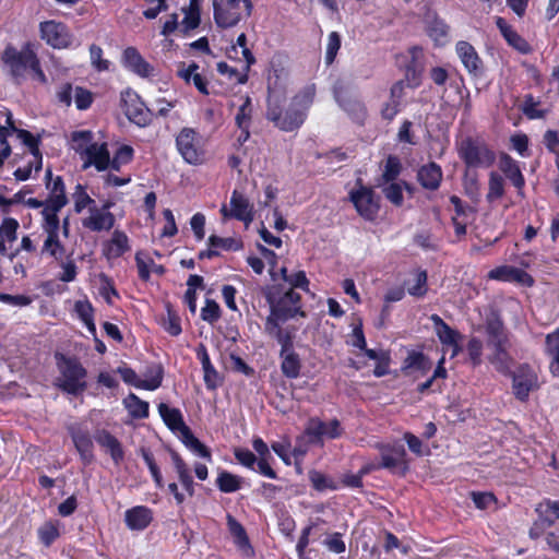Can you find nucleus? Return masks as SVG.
<instances>
[{"instance_id":"obj_1","label":"nucleus","mask_w":559,"mask_h":559,"mask_svg":"<svg viewBox=\"0 0 559 559\" xmlns=\"http://www.w3.org/2000/svg\"><path fill=\"white\" fill-rule=\"evenodd\" d=\"M314 96L316 85L308 84L293 97L288 108L284 111L281 109L277 99L270 96L266 117L280 130L285 132L294 131L305 122L308 110L313 104Z\"/></svg>"},{"instance_id":"obj_2","label":"nucleus","mask_w":559,"mask_h":559,"mask_svg":"<svg viewBox=\"0 0 559 559\" xmlns=\"http://www.w3.org/2000/svg\"><path fill=\"white\" fill-rule=\"evenodd\" d=\"M55 358L59 371V377L55 382L56 386L71 395L83 393L87 388V371L79 359L61 353H56Z\"/></svg>"},{"instance_id":"obj_3","label":"nucleus","mask_w":559,"mask_h":559,"mask_svg":"<svg viewBox=\"0 0 559 559\" xmlns=\"http://www.w3.org/2000/svg\"><path fill=\"white\" fill-rule=\"evenodd\" d=\"M2 61L9 68L14 78H21L29 70L34 80L45 84L47 78L40 68L36 53L29 48L24 47L21 50L12 46L5 47L2 53Z\"/></svg>"},{"instance_id":"obj_4","label":"nucleus","mask_w":559,"mask_h":559,"mask_svg":"<svg viewBox=\"0 0 559 559\" xmlns=\"http://www.w3.org/2000/svg\"><path fill=\"white\" fill-rule=\"evenodd\" d=\"M252 9L251 0H213L214 21L222 28L237 25L251 14Z\"/></svg>"},{"instance_id":"obj_5","label":"nucleus","mask_w":559,"mask_h":559,"mask_svg":"<svg viewBox=\"0 0 559 559\" xmlns=\"http://www.w3.org/2000/svg\"><path fill=\"white\" fill-rule=\"evenodd\" d=\"M300 295L293 289L287 290L278 300H270V314L265 322L285 323L296 316L306 317L301 310Z\"/></svg>"},{"instance_id":"obj_6","label":"nucleus","mask_w":559,"mask_h":559,"mask_svg":"<svg viewBox=\"0 0 559 559\" xmlns=\"http://www.w3.org/2000/svg\"><path fill=\"white\" fill-rule=\"evenodd\" d=\"M459 155L469 168H489L496 160V155L490 148L475 143L472 139L462 141Z\"/></svg>"},{"instance_id":"obj_7","label":"nucleus","mask_w":559,"mask_h":559,"mask_svg":"<svg viewBox=\"0 0 559 559\" xmlns=\"http://www.w3.org/2000/svg\"><path fill=\"white\" fill-rule=\"evenodd\" d=\"M176 146L186 163L200 165L204 160V151L200 144V136L192 128H183L176 136Z\"/></svg>"},{"instance_id":"obj_8","label":"nucleus","mask_w":559,"mask_h":559,"mask_svg":"<svg viewBox=\"0 0 559 559\" xmlns=\"http://www.w3.org/2000/svg\"><path fill=\"white\" fill-rule=\"evenodd\" d=\"M509 376L512 378L513 394L521 402L527 401L530 393L539 388L538 376L527 362L520 364Z\"/></svg>"},{"instance_id":"obj_9","label":"nucleus","mask_w":559,"mask_h":559,"mask_svg":"<svg viewBox=\"0 0 559 559\" xmlns=\"http://www.w3.org/2000/svg\"><path fill=\"white\" fill-rule=\"evenodd\" d=\"M376 447L380 451L381 456V463L378 468H385L391 473L405 475L408 471V463L406 450L402 443H378Z\"/></svg>"},{"instance_id":"obj_10","label":"nucleus","mask_w":559,"mask_h":559,"mask_svg":"<svg viewBox=\"0 0 559 559\" xmlns=\"http://www.w3.org/2000/svg\"><path fill=\"white\" fill-rule=\"evenodd\" d=\"M40 227L46 234V239L41 247V255H49L55 260H61L66 253L64 246L60 241V218L43 217Z\"/></svg>"},{"instance_id":"obj_11","label":"nucleus","mask_w":559,"mask_h":559,"mask_svg":"<svg viewBox=\"0 0 559 559\" xmlns=\"http://www.w3.org/2000/svg\"><path fill=\"white\" fill-rule=\"evenodd\" d=\"M48 190L46 207L41 210V217H59V212L69 203L62 177H55L53 181L45 182Z\"/></svg>"},{"instance_id":"obj_12","label":"nucleus","mask_w":559,"mask_h":559,"mask_svg":"<svg viewBox=\"0 0 559 559\" xmlns=\"http://www.w3.org/2000/svg\"><path fill=\"white\" fill-rule=\"evenodd\" d=\"M224 218H235L249 225L254 219L253 204L241 192L234 190L229 201V207L224 204L221 209Z\"/></svg>"},{"instance_id":"obj_13","label":"nucleus","mask_w":559,"mask_h":559,"mask_svg":"<svg viewBox=\"0 0 559 559\" xmlns=\"http://www.w3.org/2000/svg\"><path fill=\"white\" fill-rule=\"evenodd\" d=\"M121 102L124 114L131 122L140 127H145L151 122L153 114L135 92L130 90L123 92Z\"/></svg>"},{"instance_id":"obj_14","label":"nucleus","mask_w":559,"mask_h":559,"mask_svg":"<svg viewBox=\"0 0 559 559\" xmlns=\"http://www.w3.org/2000/svg\"><path fill=\"white\" fill-rule=\"evenodd\" d=\"M39 31L41 39L53 48H68L72 43V34L68 26L61 22L53 20L41 22Z\"/></svg>"},{"instance_id":"obj_15","label":"nucleus","mask_w":559,"mask_h":559,"mask_svg":"<svg viewBox=\"0 0 559 559\" xmlns=\"http://www.w3.org/2000/svg\"><path fill=\"white\" fill-rule=\"evenodd\" d=\"M305 432L311 443L323 444L324 438L336 439L341 437L343 428L337 419L325 423L319 418H311L307 424Z\"/></svg>"},{"instance_id":"obj_16","label":"nucleus","mask_w":559,"mask_h":559,"mask_svg":"<svg viewBox=\"0 0 559 559\" xmlns=\"http://www.w3.org/2000/svg\"><path fill=\"white\" fill-rule=\"evenodd\" d=\"M455 52L469 75L474 78L483 76L485 73L484 62L471 43L459 40L455 44Z\"/></svg>"},{"instance_id":"obj_17","label":"nucleus","mask_w":559,"mask_h":559,"mask_svg":"<svg viewBox=\"0 0 559 559\" xmlns=\"http://www.w3.org/2000/svg\"><path fill=\"white\" fill-rule=\"evenodd\" d=\"M349 198L360 216L368 221L376 218L379 212V203L371 189L361 187L352 191Z\"/></svg>"},{"instance_id":"obj_18","label":"nucleus","mask_w":559,"mask_h":559,"mask_svg":"<svg viewBox=\"0 0 559 559\" xmlns=\"http://www.w3.org/2000/svg\"><path fill=\"white\" fill-rule=\"evenodd\" d=\"M487 345L492 349L509 348V334L498 316L487 318L485 323Z\"/></svg>"},{"instance_id":"obj_19","label":"nucleus","mask_w":559,"mask_h":559,"mask_svg":"<svg viewBox=\"0 0 559 559\" xmlns=\"http://www.w3.org/2000/svg\"><path fill=\"white\" fill-rule=\"evenodd\" d=\"M69 433L73 444L80 454L81 461L88 465L94 460V444L90 431L81 426L73 425L69 427Z\"/></svg>"},{"instance_id":"obj_20","label":"nucleus","mask_w":559,"mask_h":559,"mask_svg":"<svg viewBox=\"0 0 559 559\" xmlns=\"http://www.w3.org/2000/svg\"><path fill=\"white\" fill-rule=\"evenodd\" d=\"M122 64L130 72L141 76L154 75L155 69L148 63L135 47H127L122 52Z\"/></svg>"},{"instance_id":"obj_21","label":"nucleus","mask_w":559,"mask_h":559,"mask_svg":"<svg viewBox=\"0 0 559 559\" xmlns=\"http://www.w3.org/2000/svg\"><path fill=\"white\" fill-rule=\"evenodd\" d=\"M116 224V217L110 211H103L98 205L91 209L88 215L82 218V226L93 233L109 231Z\"/></svg>"},{"instance_id":"obj_22","label":"nucleus","mask_w":559,"mask_h":559,"mask_svg":"<svg viewBox=\"0 0 559 559\" xmlns=\"http://www.w3.org/2000/svg\"><path fill=\"white\" fill-rule=\"evenodd\" d=\"M83 160V169H87L90 167H94L97 171H105L109 169L110 166V153L108 150V144L97 143L90 146V150L82 157Z\"/></svg>"},{"instance_id":"obj_23","label":"nucleus","mask_w":559,"mask_h":559,"mask_svg":"<svg viewBox=\"0 0 559 559\" xmlns=\"http://www.w3.org/2000/svg\"><path fill=\"white\" fill-rule=\"evenodd\" d=\"M488 277L500 282H516L525 286H532L534 284L533 277L527 272L511 265L495 267L488 273Z\"/></svg>"},{"instance_id":"obj_24","label":"nucleus","mask_w":559,"mask_h":559,"mask_svg":"<svg viewBox=\"0 0 559 559\" xmlns=\"http://www.w3.org/2000/svg\"><path fill=\"white\" fill-rule=\"evenodd\" d=\"M430 320L435 325L436 333L440 342L443 345L452 347V357L456 356L461 350V346L459 344V340L461 338L460 333L445 323L438 314H432Z\"/></svg>"},{"instance_id":"obj_25","label":"nucleus","mask_w":559,"mask_h":559,"mask_svg":"<svg viewBox=\"0 0 559 559\" xmlns=\"http://www.w3.org/2000/svg\"><path fill=\"white\" fill-rule=\"evenodd\" d=\"M97 444L103 448L111 457L116 465H119L124 459V451L121 442L108 430L100 429L94 435Z\"/></svg>"},{"instance_id":"obj_26","label":"nucleus","mask_w":559,"mask_h":559,"mask_svg":"<svg viewBox=\"0 0 559 559\" xmlns=\"http://www.w3.org/2000/svg\"><path fill=\"white\" fill-rule=\"evenodd\" d=\"M496 25L508 45L513 49L523 55L532 51V47L528 41L523 38L503 17L497 16Z\"/></svg>"},{"instance_id":"obj_27","label":"nucleus","mask_w":559,"mask_h":559,"mask_svg":"<svg viewBox=\"0 0 559 559\" xmlns=\"http://www.w3.org/2000/svg\"><path fill=\"white\" fill-rule=\"evenodd\" d=\"M153 521V511L146 506H135L124 512V523L131 531H144Z\"/></svg>"},{"instance_id":"obj_28","label":"nucleus","mask_w":559,"mask_h":559,"mask_svg":"<svg viewBox=\"0 0 559 559\" xmlns=\"http://www.w3.org/2000/svg\"><path fill=\"white\" fill-rule=\"evenodd\" d=\"M130 250L129 238L120 229H115L109 240L103 243V254L106 259H117Z\"/></svg>"},{"instance_id":"obj_29","label":"nucleus","mask_w":559,"mask_h":559,"mask_svg":"<svg viewBox=\"0 0 559 559\" xmlns=\"http://www.w3.org/2000/svg\"><path fill=\"white\" fill-rule=\"evenodd\" d=\"M158 413L165 425L174 433H179L181 437L187 430L190 429L186 425L182 413L179 408L170 407L165 403H160L158 405Z\"/></svg>"},{"instance_id":"obj_30","label":"nucleus","mask_w":559,"mask_h":559,"mask_svg":"<svg viewBox=\"0 0 559 559\" xmlns=\"http://www.w3.org/2000/svg\"><path fill=\"white\" fill-rule=\"evenodd\" d=\"M442 176L441 167L435 162L423 165L417 171V180L420 186L431 191L440 187Z\"/></svg>"},{"instance_id":"obj_31","label":"nucleus","mask_w":559,"mask_h":559,"mask_svg":"<svg viewBox=\"0 0 559 559\" xmlns=\"http://www.w3.org/2000/svg\"><path fill=\"white\" fill-rule=\"evenodd\" d=\"M170 459L174 465V469L177 474L178 480L180 481L182 488L185 491L192 497L194 495V480L190 472V467L185 462V460L181 457V455L171 450L169 452Z\"/></svg>"},{"instance_id":"obj_32","label":"nucleus","mask_w":559,"mask_h":559,"mask_svg":"<svg viewBox=\"0 0 559 559\" xmlns=\"http://www.w3.org/2000/svg\"><path fill=\"white\" fill-rule=\"evenodd\" d=\"M283 323H264V331L271 337H274L281 345V352H289L294 349V335L288 329H282Z\"/></svg>"},{"instance_id":"obj_33","label":"nucleus","mask_w":559,"mask_h":559,"mask_svg":"<svg viewBox=\"0 0 559 559\" xmlns=\"http://www.w3.org/2000/svg\"><path fill=\"white\" fill-rule=\"evenodd\" d=\"M135 263L138 267L139 277L143 282H147L151 277V271L154 272L157 275H163L166 272V269L160 265L156 264L152 258L148 257L143 251H139L135 253Z\"/></svg>"},{"instance_id":"obj_34","label":"nucleus","mask_w":559,"mask_h":559,"mask_svg":"<svg viewBox=\"0 0 559 559\" xmlns=\"http://www.w3.org/2000/svg\"><path fill=\"white\" fill-rule=\"evenodd\" d=\"M500 169L516 189H523L525 185L524 177L521 173L518 163L511 156L507 154H503L501 156Z\"/></svg>"},{"instance_id":"obj_35","label":"nucleus","mask_w":559,"mask_h":559,"mask_svg":"<svg viewBox=\"0 0 559 559\" xmlns=\"http://www.w3.org/2000/svg\"><path fill=\"white\" fill-rule=\"evenodd\" d=\"M545 353L550 357V373L559 378V329L546 335Z\"/></svg>"},{"instance_id":"obj_36","label":"nucleus","mask_w":559,"mask_h":559,"mask_svg":"<svg viewBox=\"0 0 559 559\" xmlns=\"http://www.w3.org/2000/svg\"><path fill=\"white\" fill-rule=\"evenodd\" d=\"M431 368L430 360L420 352H412L405 358L402 371L411 376L413 371H418L420 374H426Z\"/></svg>"},{"instance_id":"obj_37","label":"nucleus","mask_w":559,"mask_h":559,"mask_svg":"<svg viewBox=\"0 0 559 559\" xmlns=\"http://www.w3.org/2000/svg\"><path fill=\"white\" fill-rule=\"evenodd\" d=\"M12 133H16L17 138L23 142V144L29 148V152L36 163L35 171L38 173L43 165V156L39 152V139L24 129L16 128V130H11V134Z\"/></svg>"},{"instance_id":"obj_38","label":"nucleus","mask_w":559,"mask_h":559,"mask_svg":"<svg viewBox=\"0 0 559 559\" xmlns=\"http://www.w3.org/2000/svg\"><path fill=\"white\" fill-rule=\"evenodd\" d=\"M535 512L537 519L550 527L559 520V501L544 499L536 506Z\"/></svg>"},{"instance_id":"obj_39","label":"nucleus","mask_w":559,"mask_h":559,"mask_svg":"<svg viewBox=\"0 0 559 559\" xmlns=\"http://www.w3.org/2000/svg\"><path fill=\"white\" fill-rule=\"evenodd\" d=\"M281 370L288 379H296L300 374L301 360L299 355L293 349L289 352H280Z\"/></svg>"},{"instance_id":"obj_40","label":"nucleus","mask_w":559,"mask_h":559,"mask_svg":"<svg viewBox=\"0 0 559 559\" xmlns=\"http://www.w3.org/2000/svg\"><path fill=\"white\" fill-rule=\"evenodd\" d=\"M335 99L338 105L350 116V118L362 123L367 116L365 105L358 99L344 98L340 94L335 93Z\"/></svg>"},{"instance_id":"obj_41","label":"nucleus","mask_w":559,"mask_h":559,"mask_svg":"<svg viewBox=\"0 0 559 559\" xmlns=\"http://www.w3.org/2000/svg\"><path fill=\"white\" fill-rule=\"evenodd\" d=\"M71 148L82 158L90 146L94 145V133L90 130H79L71 133Z\"/></svg>"},{"instance_id":"obj_42","label":"nucleus","mask_w":559,"mask_h":559,"mask_svg":"<svg viewBox=\"0 0 559 559\" xmlns=\"http://www.w3.org/2000/svg\"><path fill=\"white\" fill-rule=\"evenodd\" d=\"M123 405L132 418L143 419L148 416V403L142 401L134 393H130L123 400Z\"/></svg>"},{"instance_id":"obj_43","label":"nucleus","mask_w":559,"mask_h":559,"mask_svg":"<svg viewBox=\"0 0 559 559\" xmlns=\"http://www.w3.org/2000/svg\"><path fill=\"white\" fill-rule=\"evenodd\" d=\"M489 361L501 374L507 376L511 373L512 357L510 356L508 348L492 349L489 356Z\"/></svg>"},{"instance_id":"obj_44","label":"nucleus","mask_w":559,"mask_h":559,"mask_svg":"<svg viewBox=\"0 0 559 559\" xmlns=\"http://www.w3.org/2000/svg\"><path fill=\"white\" fill-rule=\"evenodd\" d=\"M73 202H74V212L76 214L82 213L85 209L91 211V209L97 205L96 201L90 197L86 192V189L83 185L78 183L74 188V192L72 193Z\"/></svg>"},{"instance_id":"obj_45","label":"nucleus","mask_w":559,"mask_h":559,"mask_svg":"<svg viewBox=\"0 0 559 559\" xmlns=\"http://www.w3.org/2000/svg\"><path fill=\"white\" fill-rule=\"evenodd\" d=\"M242 477L223 471L216 478L217 488L224 493L236 492L241 488Z\"/></svg>"},{"instance_id":"obj_46","label":"nucleus","mask_w":559,"mask_h":559,"mask_svg":"<svg viewBox=\"0 0 559 559\" xmlns=\"http://www.w3.org/2000/svg\"><path fill=\"white\" fill-rule=\"evenodd\" d=\"M74 311L78 316V318L85 324L87 330L95 334L96 333V326L94 323V317H93V307L92 304L88 300H78L74 304Z\"/></svg>"},{"instance_id":"obj_47","label":"nucleus","mask_w":559,"mask_h":559,"mask_svg":"<svg viewBox=\"0 0 559 559\" xmlns=\"http://www.w3.org/2000/svg\"><path fill=\"white\" fill-rule=\"evenodd\" d=\"M181 442L200 457L212 460L210 450L192 433L191 429L187 430L181 437Z\"/></svg>"},{"instance_id":"obj_48","label":"nucleus","mask_w":559,"mask_h":559,"mask_svg":"<svg viewBox=\"0 0 559 559\" xmlns=\"http://www.w3.org/2000/svg\"><path fill=\"white\" fill-rule=\"evenodd\" d=\"M227 526L230 535L234 537L235 544L243 549L250 547V542L245 527L233 515H227Z\"/></svg>"},{"instance_id":"obj_49","label":"nucleus","mask_w":559,"mask_h":559,"mask_svg":"<svg viewBox=\"0 0 559 559\" xmlns=\"http://www.w3.org/2000/svg\"><path fill=\"white\" fill-rule=\"evenodd\" d=\"M539 105L540 102L536 100L532 94H528L524 97L521 110L523 115L531 120L543 119L546 117L547 110L540 109Z\"/></svg>"},{"instance_id":"obj_50","label":"nucleus","mask_w":559,"mask_h":559,"mask_svg":"<svg viewBox=\"0 0 559 559\" xmlns=\"http://www.w3.org/2000/svg\"><path fill=\"white\" fill-rule=\"evenodd\" d=\"M134 150L130 145H121L115 152L114 157L110 158L109 169L120 171L121 167L132 162Z\"/></svg>"},{"instance_id":"obj_51","label":"nucleus","mask_w":559,"mask_h":559,"mask_svg":"<svg viewBox=\"0 0 559 559\" xmlns=\"http://www.w3.org/2000/svg\"><path fill=\"white\" fill-rule=\"evenodd\" d=\"M141 456L148 467V471L152 475L155 487L158 489H163L165 487V481H164L162 472L155 462L154 455L152 454V452L150 450L142 448Z\"/></svg>"},{"instance_id":"obj_52","label":"nucleus","mask_w":559,"mask_h":559,"mask_svg":"<svg viewBox=\"0 0 559 559\" xmlns=\"http://www.w3.org/2000/svg\"><path fill=\"white\" fill-rule=\"evenodd\" d=\"M163 374L160 366L150 367L144 374V379H141V389L148 391L158 389L163 381Z\"/></svg>"},{"instance_id":"obj_53","label":"nucleus","mask_w":559,"mask_h":559,"mask_svg":"<svg viewBox=\"0 0 559 559\" xmlns=\"http://www.w3.org/2000/svg\"><path fill=\"white\" fill-rule=\"evenodd\" d=\"M252 103L249 96L245 97L243 103L239 106L235 117V122L238 128H250L252 121Z\"/></svg>"},{"instance_id":"obj_54","label":"nucleus","mask_w":559,"mask_h":559,"mask_svg":"<svg viewBox=\"0 0 559 559\" xmlns=\"http://www.w3.org/2000/svg\"><path fill=\"white\" fill-rule=\"evenodd\" d=\"M504 182L503 178L497 173H491L489 176V187L487 193V201L493 202L503 197Z\"/></svg>"},{"instance_id":"obj_55","label":"nucleus","mask_w":559,"mask_h":559,"mask_svg":"<svg viewBox=\"0 0 559 559\" xmlns=\"http://www.w3.org/2000/svg\"><path fill=\"white\" fill-rule=\"evenodd\" d=\"M428 275L424 270H419L415 274L414 283L408 285L407 292L411 296L414 297H424L428 290L427 287Z\"/></svg>"},{"instance_id":"obj_56","label":"nucleus","mask_w":559,"mask_h":559,"mask_svg":"<svg viewBox=\"0 0 559 559\" xmlns=\"http://www.w3.org/2000/svg\"><path fill=\"white\" fill-rule=\"evenodd\" d=\"M209 246L215 250L222 249L225 251H237L242 247L241 242L233 237L222 238L214 235L210 236Z\"/></svg>"},{"instance_id":"obj_57","label":"nucleus","mask_w":559,"mask_h":559,"mask_svg":"<svg viewBox=\"0 0 559 559\" xmlns=\"http://www.w3.org/2000/svg\"><path fill=\"white\" fill-rule=\"evenodd\" d=\"M90 59L92 67L98 72L108 71L110 68V61L103 58V49L96 44L90 46Z\"/></svg>"},{"instance_id":"obj_58","label":"nucleus","mask_w":559,"mask_h":559,"mask_svg":"<svg viewBox=\"0 0 559 559\" xmlns=\"http://www.w3.org/2000/svg\"><path fill=\"white\" fill-rule=\"evenodd\" d=\"M386 185L382 188L384 197L394 205L401 206L403 204V187L400 182H385Z\"/></svg>"},{"instance_id":"obj_59","label":"nucleus","mask_w":559,"mask_h":559,"mask_svg":"<svg viewBox=\"0 0 559 559\" xmlns=\"http://www.w3.org/2000/svg\"><path fill=\"white\" fill-rule=\"evenodd\" d=\"M401 169H402V165H401L400 158L397 156L390 155L386 158V162L384 165V169L382 173V179L384 180V182L394 181L397 178V176L400 175Z\"/></svg>"},{"instance_id":"obj_60","label":"nucleus","mask_w":559,"mask_h":559,"mask_svg":"<svg viewBox=\"0 0 559 559\" xmlns=\"http://www.w3.org/2000/svg\"><path fill=\"white\" fill-rule=\"evenodd\" d=\"M59 535V528L53 522H46L38 528V537L46 547H49Z\"/></svg>"},{"instance_id":"obj_61","label":"nucleus","mask_w":559,"mask_h":559,"mask_svg":"<svg viewBox=\"0 0 559 559\" xmlns=\"http://www.w3.org/2000/svg\"><path fill=\"white\" fill-rule=\"evenodd\" d=\"M19 226V222L15 218H4L0 225V237L9 242L15 241Z\"/></svg>"},{"instance_id":"obj_62","label":"nucleus","mask_w":559,"mask_h":559,"mask_svg":"<svg viewBox=\"0 0 559 559\" xmlns=\"http://www.w3.org/2000/svg\"><path fill=\"white\" fill-rule=\"evenodd\" d=\"M341 48V35L337 32H331L328 36L326 51H325V63L332 64L336 58V55Z\"/></svg>"},{"instance_id":"obj_63","label":"nucleus","mask_w":559,"mask_h":559,"mask_svg":"<svg viewBox=\"0 0 559 559\" xmlns=\"http://www.w3.org/2000/svg\"><path fill=\"white\" fill-rule=\"evenodd\" d=\"M309 480L312 487L318 491H324L326 489H335L333 481L324 474L318 471L309 472Z\"/></svg>"},{"instance_id":"obj_64","label":"nucleus","mask_w":559,"mask_h":559,"mask_svg":"<svg viewBox=\"0 0 559 559\" xmlns=\"http://www.w3.org/2000/svg\"><path fill=\"white\" fill-rule=\"evenodd\" d=\"M202 320L214 323L221 318V308L213 299H206L204 307L201 309Z\"/></svg>"}]
</instances>
